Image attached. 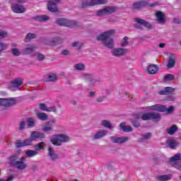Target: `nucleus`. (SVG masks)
<instances>
[{
    "label": "nucleus",
    "mask_w": 181,
    "mask_h": 181,
    "mask_svg": "<svg viewBox=\"0 0 181 181\" xmlns=\"http://www.w3.org/2000/svg\"><path fill=\"white\" fill-rule=\"evenodd\" d=\"M115 35V30H109L97 36V40L102 42L103 45L108 49H112L115 46V42L110 37Z\"/></svg>",
    "instance_id": "nucleus-1"
},
{
    "label": "nucleus",
    "mask_w": 181,
    "mask_h": 181,
    "mask_svg": "<svg viewBox=\"0 0 181 181\" xmlns=\"http://www.w3.org/2000/svg\"><path fill=\"white\" fill-rule=\"evenodd\" d=\"M49 141L54 146H62L63 144L70 141V136L65 134H57L51 136Z\"/></svg>",
    "instance_id": "nucleus-2"
},
{
    "label": "nucleus",
    "mask_w": 181,
    "mask_h": 181,
    "mask_svg": "<svg viewBox=\"0 0 181 181\" xmlns=\"http://www.w3.org/2000/svg\"><path fill=\"white\" fill-rule=\"evenodd\" d=\"M146 111H159L160 112H164L165 114H172L175 111V106H170L166 108V106L163 105H154L152 106H147L145 107Z\"/></svg>",
    "instance_id": "nucleus-3"
},
{
    "label": "nucleus",
    "mask_w": 181,
    "mask_h": 181,
    "mask_svg": "<svg viewBox=\"0 0 181 181\" xmlns=\"http://www.w3.org/2000/svg\"><path fill=\"white\" fill-rule=\"evenodd\" d=\"M18 160V156H12L10 157V163L11 165H13V166H15L17 168V169H19L20 170H25L26 168H28V164L25 163L26 159L25 158H21Z\"/></svg>",
    "instance_id": "nucleus-4"
},
{
    "label": "nucleus",
    "mask_w": 181,
    "mask_h": 181,
    "mask_svg": "<svg viewBox=\"0 0 181 181\" xmlns=\"http://www.w3.org/2000/svg\"><path fill=\"white\" fill-rule=\"evenodd\" d=\"M141 119L144 121H149V119H153L154 122H158L160 121V115L156 112H148L142 115Z\"/></svg>",
    "instance_id": "nucleus-5"
},
{
    "label": "nucleus",
    "mask_w": 181,
    "mask_h": 181,
    "mask_svg": "<svg viewBox=\"0 0 181 181\" xmlns=\"http://www.w3.org/2000/svg\"><path fill=\"white\" fill-rule=\"evenodd\" d=\"M108 2L107 0H88L82 2L83 8L87 6H95V5H105Z\"/></svg>",
    "instance_id": "nucleus-6"
},
{
    "label": "nucleus",
    "mask_w": 181,
    "mask_h": 181,
    "mask_svg": "<svg viewBox=\"0 0 181 181\" xmlns=\"http://www.w3.org/2000/svg\"><path fill=\"white\" fill-rule=\"evenodd\" d=\"M129 49L127 48L122 47H115L112 49L111 54L112 56H115V57H121L122 56H125L127 53H128Z\"/></svg>",
    "instance_id": "nucleus-7"
},
{
    "label": "nucleus",
    "mask_w": 181,
    "mask_h": 181,
    "mask_svg": "<svg viewBox=\"0 0 181 181\" xmlns=\"http://www.w3.org/2000/svg\"><path fill=\"white\" fill-rule=\"evenodd\" d=\"M23 83V81L22 78H16L11 83V84L8 86V88L11 91H18V90H21V88H22Z\"/></svg>",
    "instance_id": "nucleus-8"
},
{
    "label": "nucleus",
    "mask_w": 181,
    "mask_h": 181,
    "mask_svg": "<svg viewBox=\"0 0 181 181\" xmlns=\"http://www.w3.org/2000/svg\"><path fill=\"white\" fill-rule=\"evenodd\" d=\"M18 104V100L15 98H0V105L3 107H12Z\"/></svg>",
    "instance_id": "nucleus-9"
},
{
    "label": "nucleus",
    "mask_w": 181,
    "mask_h": 181,
    "mask_svg": "<svg viewBox=\"0 0 181 181\" xmlns=\"http://www.w3.org/2000/svg\"><path fill=\"white\" fill-rule=\"evenodd\" d=\"M33 145V140L30 137L24 140H17L16 146L17 148H23L25 146H32Z\"/></svg>",
    "instance_id": "nucleus-10"
},
{
    "label": "nucleus",
    "mask_w": 181,
    "mask_h": 181,
    "mask_svg": "<svg viewBox=\"0 0 181 181\" xmlns=\"http://www.w3.org/2000/svg\"><path fill=\"white\" fill-rule=\"evenodd\" d=\"M181 155L176 154L170 159V163L181 171Z\"/></svg>",
    "instance_id": "nucleus-11"
},
{
    "label": "nucleus",
    "mask_w": 181,
    "mask_h": 181,
    "mask_svg": "<svg viewBox=\"0 0 181 181\" xmlns=\"http://www.w3.org/2000/svg\"><path fill=\"white\" fill-rule=\"evenodd\" d=\"M135 22L137 24H135L134 27L136 28L137 29L142 30V25L145 26V28H147V29H152V25L144 19L135 18Z\"/></svg>",
    "instance_id": "nucleus-12"
},
{
    "label": "nucleus",
    "mask_w": 181,
    "mask_h": 181,
    "mask_svg": "<svg viewBox=\"0 0 181 181\" xmlns=\"http://www.w3.org/2000/svg\"><path fill=\"white\" fill-rule=\"evenodd\" d=\"M115 7L107 6L105 8L99 10L97 11L98 16H105V15H110V13H114L116 11Z\"/></svg>",
    "instance_id": "nucleus-13"
},
{
    "label": "nucleus",
    "mask_w": 181,
    "mask_h": 181,
    "mask_svg": "<svg viewBox=\"0 0 181 181\" xmlns=\"http://www.w3.org/2000/svg\"><path fill=\"white\" fill-rule=\"evenodd\" d=\"M11 9L14 13H25L26 12V8L18 3H13L11 4Z\"/></svg>",
    "instance_id": "nucleus-14"
},
{
    "label": "nucleus",
    "mask_w": 181,
    "mask_h": 181,
    "mask_svg": "<svg viewBox=\"0 0 181 181\" xmlns=\"http://www.w3.org/2000/svg\"><path fill=\"white\" fill-rule=\"evenodd\" d=\"M81 78L84 80L86 83H88L90 85L95 84V79L94 76L88 73H83L81 74Z\"/></svg>",
    "instance_id": "nucleus-15"
},
{
    "label": "nucleus",
    "mask_w": 181,
    "mask_h": 181,
    "mask_svg": "<svg viewBox=\"0 0 181 181\" xmlns=\"http://www.w3.org/2000/svg\"><path fill=\"white\" fill-rule=\"evenodd\" d=\"M30 138L34 142V141H37V139L42 140L45 139V134L39 131H33L30 132Z\"/></svg>",
    "instance_id": "nucleus-16"
},
{
    "label": "nucleus",
    "mask_w": 181,
    "mask_h": 181,
    "mask_svg": "<svg viewBox=\"0 0 181 181\" xmlns=\"http://www.w3.org/2000/svg\"><path fill=\"white\" fill-rule=\"evenodd\" d=\"M158 23L165 25L166 23V15L162 11H157L155 13Z\"/></svg>",
    "instance_id": "nucleus-17"
},
{
    "label": "nucleus",
    "mask_w": 181,
    "mask_h": 181,
    "mask_svg": "<svg viewBox=\"0 0 181 181\" xmlns=\"http://www.w3.org/2000/svg\"><path fill=\"white\" fill-rule=\"evenodd\" d=\"M57 23L61 26H66V28H71L74 25V21L66 18H59L57 20Z\"/></svg>",
    "instance_id": "nucleus-18"
},
{
    "label": "nucleus",
    "mask_w": 181,
    "mask_h": 181,
    "mask_svg": "<svg viewBox=\"0 0 181 181\" xmlns=\"http://www.w3.org/2000/svg\"><path fill=\"white\" fill-rule=\"evenodd\" d=\"M110 139L112 142H114L115 144H125L126 142H128V141H129V136H111Z\"/></svg>",
    "instance_id": "nucleus-19"
},
{
    "label": "nucleus",
    "mask_w": 181,
    "mask_h": 181,
    "mask_svg": "<svg viewBox=\"0 0 181 181\" xmlns=\"http://www.w3.org/2000/svg\"><path fill=\"white\" fill-rule=\"evenodd\" d=\"M60 2V0H50L48 2L47 8L50 12H57V4Z\"/></svg>",
    "instance_id": "nucleus-20"
},
{
    "label": "nucleus",
    "mask_w": 181,
    "mask_h": 181,
    "mask_svg": "<svg viewBox=\"0 0 181 181\" xmlns=\"http://www.w3.org/2000/svg\"><path fill=\"white\" fill-rule=\"evenodd\" d=\"M37 47L35 45H27L24 49H22L23 54H30L36 50Z\"/></svg>",
    "instance_id": "nucleus-21"
},
{
    "label": "nucleus",
    "mask_w": 181,
    "mask_h": 181,
    "mask_svg": "<svg viewBox=\"0 0 181 181\" xmlns=\"http://www.w3.org/2000/svg\"><path fill=\"white\" fill-rule=\"evenodd\" d=\"M168 69H172L173 67H175V64L176 62V55L173 54H168Z\"/></svg>",
    "instance_id": "nucleus-22"
},
{
    "label": "nucleus",
    "mask_w": 181,
    "mask_h": 181,
    "mask_svg": "<svg viewBox=\"0 0 181 181\" xmlns=\"http://www.w3.org/2000/svg\"><path fill=\"white\" fill-rule=\"evenodd\" d=\"M119 46L122 48L128 47L129 46V37H124L119 42Z\"/></svg>",
    "instance_id": "nucleus-23"
},
{
    "label": "nucleus",
    "mask_w": 181,
    "mask_h": 181,
    "mask_svg": "<svg viewBox=\"0 0 181 181\" xmlns=\"http://www.w3.org/2000/svg\"><path fill=\"white\" fill-rule=\"evenodd\" d=\"M107 134H108V131L107 130H99L95 134L93 139H100V138H104Z\"/></svg>",
    "instance_id": "nucleus-24"
},
{
    "label": "nucleus",
    "mask_w": 181,
    "mask_h": 181,
    "mask_svg": "<svg viewBox=\"0 0 181 181\" xmlns=\"http://www.w3.org/2000/svg\"><path fill=\"white\" fill-rule=\"evenodd\" d=\"M48 153H49V156L52 160H56V159H59V155L56 153V151H54V149H53V148L52 147L48 148Z\"/></svg>",
    "instance_id": "nucleus-25"
},
{
    "label": "nucleus",
    "mask_w": 181,
    "mask_h": 181,
    "mask_svg": "<svg viewBox=\"0 0 181 181\" xmlns=\"http://www.w3.org/2000/svg\"><path fill=\"white\" fill-rule=\"evenodd\" d=\"M146 70L148 73H149V74H155L158 73V70H159V68H158V66L156 65L150 64L147 66Z\"/></svg>",
    "instance_id": "nucleus-26"
},
{
    "label": "nucleus",
    "mask_w": 181,
    "mask_h": 181,
    "mask_svg": "<svg viewBox=\"0 0 181 181\" xmlns=\"http://www.w3.org/2000/svg\"><path fill=\"white\" fill-rule=\"evenodd\" d=\"M34 19L38 22H47V21H49L50 18H49V16L42 15L35 16Z\"/></svg>",
    "instance_id": "nucleus-27"
},
{
    "label": "nucleus",
    "mask_w": 181,
    "mask_h": 181,
    "mask_svg": "<svg viewBox=\"0 0 181 181\" xmlns=\"http://www.w3.org/2000/svg\"><path fill=\"white\" fill-rule=\"evenodd\" d=\"M175 91V88L172 87H166L164 90H161L159 91V94L160 95H166V94H169V93H173Z\"/></svg>",
    "instance_id": "nucleus-28"
},
{
    "label": "nucleus",
    "mask_w": 181,
    "mask_h": 181,
    "mask_svg": "<svg viewBox=\"0 0 181 181\" xmlns=\"http://www.w3.org/2000/svg\"><path fill=\"white\" fill-rule=\"evenodd\" d=\"M26 121L28 128H35V127H36V120H35V119L29 117Z\"/></svg>",
    "instance_id": "nucleus-29"
},
{
    "label": "nucleus",
    "mask_w": 181,
    "mask_h": 181,
    "mask_svg": "<svg viewBox=\"0 0 181 181\" xmlns=\"http://www.w3.org/2000/svg\"><path fill=\"white\" fill-rule=\"evenodd\" d=\"M120 128L124 132H132V127L125 125V123H121Z\"/></svg>",
    "instance_id": "nucleus-30"
},
{
    "label": "nucleus",
    "mask_w": 181,
    "mask_h": 181,
    "mask_svg": "<svg viewBox=\"0 0 181 181\" xmlns=\"http://www.w3.org/2000/svg\"><path fill=\"white\" fill-rule=\"evenodd\" d=\"M172 177H173V175L170 174L165 175H158L157 176V180L159 181H168V180H170Z\"/></svg>",
    "instance_id": "nucleus-31"
},
{
    "label": "nucleus",
    "mask_w": 181,
    "mask_h": 181,
    "mask_svg": "<svg viewBox=\"0 0 181 181\" xmlns=\"http://www.w3.org/2000/svg\"><path fill=\"white\" fill-rule=\"evenodd\" d=\"M101 125L102 127H105V128H108L109 129H112L115 128L114 125H112L111 122L107 120H102Z\"/></svg>",
    "instance_id": "nucleus-32"
},
{
    "label": "nucleus",
    "mask_w": 181,
    "mask_h": 181,
    "mask_svg": "<svg viewBox=\"0 0 181 181\" xmlns=\"http://www.w3.org/2000/svg\"><path fill=\"white\" fill-rule=\"evenodd\" d=\"M146 6V2L139 1V2L134 3L133 4V8H134V9H141V8Z\"/></svg>",
    "instance_id": "nucleus-33"
},
{
    "label": "nucleus",
    "mask_w": 181,
    "mask_h": 181,
    "mask_svg": "<svg viewBox=\"0 0 181 181\" xmlns=\"http://www.w3.org/2000/svg\"><path fill=\"white\" fill-rule=\"evenodd\" d=\"M43 132H50V131H53V125L49 124V122L46 123L42 129Z\"/></svg>",
    "instance_id": "nucleus-34"
},
{
    "label": "nucleus",
    "mask_w": 181,
    "mask_h": 181,
    "mask_svg": "<svg viewBox=\"0 0 181 181\" xmlns=\"http://www.w3.org/2000/svg\"><path fill=\"white\" fill-rule=\"evenodd\" d=\"M177 132V126L176 124H173V126H171L167 129V132L168 134H169V135H173V134H175V132Z\"/></svg>",
    "instance_id": "nucleus-35"
},
{
    "label": "nucleus",
    "mask_w": 181,
    "mask_h": 181,
    "mask_svg": "<svg viewBox=\"0 0 181 181\" xmlns=\"http://www.w3.org/2000/svg\"><path fill=\"white\" fill-rule=\"evenodd\" d=\"M36 115L38 119H40L41 121H46V119L49 118V116L43 112H37Z\"/></svg>",
    "instance_id": "nucleus-36"
},
{
    "label": "nucleus",
    "mask_w": 181,
    "mask_h": 181,
    "mask_svg": "<svg viewBox=\"0 0 181 181\" xmlns=\"http://www.w3.org/2000/svg\"><path fill=\"white\" fill-rule=\"evenodd\" d=\"M25 155L28 158H33V156H36L37 155H39V152L37 151H33V150H28L25 151Z\"/></svg>",
    "instance_id": "nucleus-37"
},
{
    "label": "nucleus",
    "mask_w": 181,
    "mask_h": 181,
    "mask_svg": "<svg viewBox=\"0 0 181 181\" xmlns=\"http://www.w3.org/2000/svg\"><path fill=\"white\" fill-rule=\"evenodd\" d=\"M45 146H46V144H45V142H40L35 145V149L37 152V151H42Z\"/></svg>",
    "instance_id": "nucleus-38"
},
{
    "label": "nucleus",
    "mask_w": 181,
    "mask_h": 181,
    "mask_svg": "<svg viewBox=\"0 0 181 181\" xmlns=\"http://www.w3.org/2000/svg\"><path fill=\"white\" fill-rule=\"evenodd\" d=\"M167 145L169 146V148H171V149H173L175 146H176V141L175 140L170 139L167 141Z\"/></svg>",
    "instance_id": "nucleus-39"
},
{
    "label": "nucleus",
    "mask_w": 181,
    "mask_h": 181,
    "mask_svg": "<svg viewBox=\"0 0 181 181\" xmlns=\"http://www.w3.org/2000/svg\"><path fill=\"white\" fill-rule=\"evenodd\" d=\"M56 80H57V75H56L55 74H51L48 75L47 79H46L45 81H56Z\"/></svg>",
    "instance_id": "nucleus-40"
},
{
    "label": "nucleus",
    "mask_w": 181,
    "mask_h": 181,
    "mask_svg": "<svg viewBox=\"0 0 181 181\" xmlns=\"http://www.w3.org/2000/svg\"><path fill=\"white\" fill-rule=\"evenodd\" d=\"M173 80H175V76L170 74L165 75L164 77V81H165V83H168V81H172Z\"/></svg>",
    "instance_id": "nucleus-41"
},
{
    "label": "nucleus",
    "mask_w": 181,
    "mask_h": 181,
    "mask_svg": "<svg viewBox=\"0 0 181 181\" xmlns=\"http://www.w3.org/2000/svg\"><path fill=\"white\" fill-rule=\"evenodd\" d=\"M74 67L76 70H79L81 71L86 69V65H84L83 63H78L75 64Z\"/></svg>",
    "instance_id": "nucleus-42"
},
{
    "label": "nucleus",
    "mask_w": 181,
    "mask_h": 181,
    "mask_svg": "<svg viewBox=\"0 0 181 181\" xmlns=\"http://www.w3.org/2000/svg\"><path fill=\"white\" fill-rule=\"evenodd\" d=\"M8 49V44L4 43L3 42H0V54L4 52V50H6Z\"/></svg>",
    "instance_id": "nucleus-43"
},
{
    "label": "nucleus",
    "mask_w": 181,
    "mask_h": 181,
    "mask_svg": "<svg viewBox=\"0 0 181 181\" xmlns=\"http://www.w3.org/2000/svg\"><path fill=\"white\" fill-rule=\"evenodd\" d=\"M152 138V134L151 133H146L141 136V139L143 141H146L148 139H151Z\"/></svg>",
    "instance_id": "nucleus-44"
},
{
    "label": "nucleus",
    "mask_w": 181,
    "mask_h": 181,
    "mask_svg": "<svg viewBox=\"0 0 181 181\" xmlns=\"http://www.w3.org/2000/svg\"><path fill=\"white\" fill-rule=\"evenodd\" d=\"M11 53L13 56H21V51L18 48H13L11 49Z\"/></svg>",
    "instance_id": "nucleus-45"
},
{
    "label": "nucleus",
    "mask_w": 181,
    "mask_h": 181,
    "mask_svg": "<svg viewBox=\"0 0 181 181\" xmlns=\"http://www.w3.org/2000/svg\"><path fill=\"white\" fill-rule=\"evenodd\" d=\"M35 57L40 62H42V60H45V55L39 52L35 53Z\"/></svg>",
    "instance_id": "nucleus-46"
},
{
    "label": "nucleus",
    "mask_w": 181,
    "mask_h": 181,
    "mask_svg": "<svg viewBox=\"0 0 181 181\" xmlns=\"http://www.w3.org/2000/svg\"><path fill=\"white\" fill-rule=\"evenodd\" d=\"M8 37V33L5 30H0V39H5Z\"/></svg>",
    "instance_id": "nucleus-47"
},
{
    "label": "nucleus",
    "mask_w": 181,
    "mask_h": 181,
    "mask_svg": "<svg viewBox=\"0 0 181 181\" xmlns=\"http://www.w3.org/2000/svg\"><path fill=\"white\" fill-rule=\"evenodd\" d=\"M35 37H36V35L35 34L28 33L25 37V42L30 40V39H35Z\"/></svg>",
    "instance_id": "nucleus-48"
},
{
    "label": "nucleus",
    "mask_w": 181,
    "mask_h": 181,
    "mask_svg": "<svg viewBox=\"0 0 181 181\" xmlns=\"http://www.w3.org/2000/svg\"><path fill=\"white\" fill-rule=\"evenodd\" d=\"M56 106H51V107H47V112H56Z\"/></svg>",
    "instance_id": "nucleus-49"
},
{
    "label": "nucleus",
    "mask_w": 181,
    "mask_h": 181,
    "mask_svg": "<svg viewBox=\"0 0 181 181\" xmlns=\"http://www.w3.org/2000/svg\"><path fill=\"white\" fill-rule=\"evenodd\" d=\"M15 177L13 175H9L7 179H0V181H13Z\"/></svg>",
    "instance_id": "nucleus-50"
},
{
    "label": "nucleus",
    "mask_w": 181,
    "mask_h": 181,
    "mask_svg": "<svg viewBox=\"0 0 181 181\" xmlns=\"http://www.w3.org/2000/svg\"><path fill=\"white\" fill-rule=\"evenodd\" d=\"M40 108L42 111H47V106L43 103L40 104Z\"/></svg>",
    "instance_id": "nucleus-51"
},
{
    "label": "nucleus",
    "mask_w": 181,
    "mask_h": 181,
    "mask_svg": "<svg viewBox=\"0 0 181 181\" xmlns=\"http://www.w3.org/2000/svg\"><path fill=\"white\" fill-rule=\"evenodd\" d=\"M72 47H80L81 46V43L78 42H74L71 44Z\"/></svg>",
    "instance_id": "nucleus-52"
},
{
    "label": "nucleus",
    "mask_w": 181,
    "mask_h": 181,
    "mask_svg": "<svg viewBox=\"0 0 181 181\" xmlns=\"http://www.w3.org/2000/svg\"><path fill=\"white\" fill-rule=\"evenodd\" d=\"M25 125H26V124L25 123V122H20V125H19V129L20 131H22V129H25Z\"/></svg>",
    "instance_id": "nucleus-53"
},
{
    "label": "nucleus",
    "mask_w": 181,
    "mask_h": 181,
    "mask_svg": "<svg viewBox=\"0 0 181 181\" xmlns=\"http://www.w3.org/2000/svg\"><path fill=\"white\" fill-rule=\"evenodd\" d=\"M62 54H64V56H69V54H70V51L67 49H63L62 51Z\"/></svg>",
    "instance_id": "nucleus-54"
},
{
    "label": "nucleus",
    "mask_w": 181,
    "mask_h": 181,
    "mask_svg": "<svg viewBox=\"0 0 181 181\" xmlns=\"http://www.w3.org/2000/svg\"><path fill=\"white\" fill-rule=\"evenodd\" d=\"M105 100V96H99L97 99L98 103H103Z\"/></svg>",
    "instance_id": "nucleus-55"
},
{
    "label": "nucleus",
    "mask_w": 181,
    "mask_h": 181,
    "mask_svg": "<svg viewBox=\"0 0 181 181\" xmlns=\"http://www.w3.org/2000/svg\"><path fill=\"white\" fill-rule=\"evenodd\" d=\"M56 122H57V119H56L55 118L54 119H51L49 122L48 124H56Z\"/></svg>",
    "instance_id": "nucleus-56"
},
{
    "label": "nucleus",
    "mask_w": 181,
    "mask_h": 181,
    "mask_svg": "<svg viewBox=\"0 0 181 181\" xmlns=\"http://www.w3.org/2000/svg\"><path fill=\"white\" fill-rule=\"evenodd\" d=\"M165 46H166L165 43H160L158 45V47H160V49H163Z\"/></svg>",
    "instance_id": "nucleus-57"
},
{
    "label": "nucleus",
    "mask_w": 181,
    "mask_h": 181,
    "mask_svg": "<svg viewBox=\"0 0 181 181\" xmlns=\"http://www.w3.org/2000/svg\"><path fill=\"white\" fill-rule=\"evenodd\" d=\"M89 97H95V92H94V91L90 92Z\"/></svg>",
    "instance_id": "nucleus-58"
},
{
    "label": "nucleus",
    "mask_w": 181,
    "mask_h": 181,
    "mask_svg": "<svg viewBox=\"0 0 181 181\" xmlns=\"http://www.w3.org/2000/svg\"><path fill=\"white\" fill-rule=\"evenodd\" d=\"M133 125H134V127H136V128H139V127L140 126L139 122H134L133 123Z\"/></svg>",
    "instance_id": "nucleus-59"
},
{
    "label": "nucleus",
    "mask_w": 181,
    "mask_h": 181,
    "mask_svg": "<svg viewBox=\"0 0 181 181\" xmlns=\"http://www.w3.org/2000/svg\"><path fill=\"white\" fill-rule=\"evenodd\" d=\"M18 4H25V0H18Z\"/></svg>",
    "instance_id": "nucleus-60"
},
{
    "label": "nucleus",
    "mask_w": 181,
    "mask_h": 181,
    "mask_svg": "<svg viewBox=\"0 0 181 181\" xmlns=\"http://www.w3.org/2000/svg\"><path fill=\"white\" fill-rule=\"evenodd\" d=\"M12 47H16V43H12L11 44Z\"/></svg>",
    "instance_id": "nucleus-61"
},
{
    "label": "nucleus",
    "mask_w": 181,
    "mask_h": 181,
    "mask_svg": "<svg viewBox=\"0 0 181 181\" xmlns=\"http://www.w3.org/2000/svg\"><path fill=\"white\" fill-rule=\"evenodd\" d=\"M174 22H175L176 23H179L180 22V21L177 20V19H175Z\"/></svg>",
    "instance_id": "nucleus-62"
},
{
    "label": "nucleus",
    "mask_w": 181,
    "mask_h": 181,
    "mask_svg": "<svg viewBox=\"0 0 181 181\" xmlns=\"http://www.w3.org/2000/svg\"><path fill=\"white\" fill-rule=\"evenodd\" d=\"M173 100H175V98H170L169 101H173Z\"/></svg>",
    "instance_id": "nucleus-63"
},
{
    "label": "nucleus",
    "mask_w": 181,
    "mask_h": 181,
    "mask_svg": "<svg viewBox=\"0 0 181 181\" xmlns=\"http://www.w3.org/2000/svg\"><path fill=\"white\" fill-rule=\"evenodd\" d=\"M74 181H78V180H74Z\"/></svg>",
    "instance_id": "nucleus-64"
}]
</instances>
